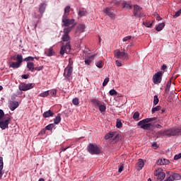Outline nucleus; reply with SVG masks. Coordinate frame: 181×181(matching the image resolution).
I'll return each mask as SVG.
<instances>
[{"label":"nucleus","instance_id":"nucleus-1","mask_svg":"<svg viewBox=\"0 0 181 181\" xmlns=\"http://www.w3.org/2000/svg\"><path fill=\"white\" fill-rule=\"evenodd\" d=\"M158 136L164 135L165 136H175L176 135H181L180 128H171L167 130H161L158 132Z\"/></svg>","mask_w":181,"mask_h":181},{"label":"nucleus","instance_id":"nucleus-2","mask_svg":"<svg viewBox=\"0 0 181 181\" xmlns=\"http://www.w3.org/2000/svg\"><path fill=\"white\" fill-rule=\"evenodd\" d=\"M156 118L155 117L144 119L141 121L139 122L137 125L138 127H141V129L151 130L153 128L154 126L153 124L149 122L156 121Z\"/></svg>","mask_w":181,"mask_h":181},{"label":"nucleus","instance_id":"nucleus-3","mask_svg":"<svg viewBox=\"0 0 181 181\" xmlns=\"http://www.w3.org/2000/svg\"><path fill=\"white\" fill-rule=\"evenodd\" d=\"M62 40L63 42H66V45L63 44L61 47L60 54H62V56H63L64 53H69L70 49H71V47H70V37L69 36V34H64Z\"/></svg>","mask_w":181,"mask_h":181},{"label":"nucleus","instance_id":"nucleus-4","mask_svg":"<svg viewBox=\"0 0 181 181\" xmlns=\"http://www.w3.org/2000/svg\"><path fill=\"white\" fill-rule=\"evenodd\" d=\"M115 57H117V59H121L122 60H128V59H129V54L125 52V49H123V52L116 49L115 51Z\"/></svg>","mask_w":181,"mask_h":181},{"label":"nucleus","instance_id":"nucleus-5","mask_svg":"<svg viewBox=\"0 0 181 181\" xmlns=\"http://www.w3.org/2000/svg\"><path fill=\"white\" fill-rule=\"evenodd\" d=\"M154 176H156L158 181H162L165 179V173L163 169L159 168L154 170Z\"/></svg>","mask_w":181,"mask_h":181},{"label":"nucleus","instance_id":"nucleus-6","mask_svg":"<svg viewBox=\"0 0 181 181\" xmlns=\"http://www.w3.org/2000/svg\"><path fill=\"white\" fill-rule=\"evenodd\" d=\"M111 138H113V141H119L121 140V135L115 132H110L105 136V139H110Z\"/></svg>","mask_w":181,"mask_h":181},{"label":"nucleus","instance_id":"nucleus-7","mask_svg":"<svg viewBox=\"0 0 181 181\" xmlns=\"http://www.w3.org/2000/svg\"><path fill=\"white\" fill-rule=\"evenodd\" d=\"M70 25H76L74 23V19H69L67 15H63L62 16V26H70Z\"/></svg>","mask_w":181,"mask_h":181},{"label":"nucleus","instance_id":"nucleus-8","mask_svg":"<svg viewBox=\"0 0 181 181\" xmlns=\"http://www.w3.org/2000/svg\"><path fill=\"white\" fill-rule=\"evenodd\" d=\"M88 151L92 155H98L100 153V148L98 145L89 144Z\"/></svg>","mask_w":181,"mask_h":181},{"label":"nucleus","instance_id":"nucleus-9","mask_svg":"<svg viewBox=\"0 0 181 181\" xmlns=\"http://www.w3.org/2000/svg\"><path fill=\"white\" fill-rule=\"evenodd\" d=\"M162 81V72H157L153 76V83L159 84Z\"/></svg>","mask_w":181,"mask_h":181},{"label":"nucleus","instance_id":"nucleus-10","mask_svg":"<svg viewBox=\"0 0 181 181\" xmlns=\"http://www.w3.org/2000/svg\"><path fill=\"white\" fill-rule=\"evenodd\" d=\"M111 9L112 8L106 7L105 8L103 9V12L112 19H115V13H114L113 11H111Z\"/></svg>","mask_w":181,"mask_h":181},{"label":"nucleus","instance_id":"nucleus-11","mask_svg":"<svg viewBox=\"0 0 181 181\" xmlns=\"http://www.w3.org/2000/svg\"><path fill=\"white\" fill-rule=\"evenodd\" d=\"M11 121V117H7L5 120H1L0 122V128L2 129H6L9 125V122Z\"/></svg>","mask_w":181,"mask_h":181},{"label":"nucleus","instance_id":"nucleus-12","mask_svg":"<svg viewBox=\"0 0 181 181\" xmlns=\"http://www.w3.org/2000/svg\"><path fill=\"white\" fill-rule=\"evenodd\" d=\"M19 107V102L10 100L8 103V107L11 111H15Z\"/></svg>","mask_w":181,"mask_h":181},{"label":"nucleus","instance_id":"nucleus-13","mask_svg":"<svg viewBox=\"0 0 181 181\" xmlns=\"http://www.w3.org/2000/svg\"><path fill=\"white\" fill-rule=\"evenodd\" d=\"M72 73H73V66L69 65L65 68L64 76H65V77H71Z\"/></svg>","mask_w":181,"mask_h":181},{"label":"nucleus","instance_id":"nucleus-14","mask_svg":"<svg viewBox=\"0 0 181 181\" xmlns=\"http://www.w3.org/2000/svg\"><path fill=\"white\" fill-rule=\"evenodd\" d=\"M134 16H137V17L141 16V11L142 8H141V6L136 4L134 6Z\"/></svg>","mask_w":181,"mask_h":181},{"label":"nucleus","instance_id":"nucleus-15","mask_svg":"<svg viewBox=\"0 0 181 181\" xmlns=\"http://www.w3.org/2000/svg\"><path fill=\"white\" fill-rule=\"evenodd\" d=\"M54 50H53V47H51L49 49H46L45 51V54L46 56H48V57H51V56H54Z\"/></svg>","mask_w":181,"mask_h":181},{"label":"nucleus","instance_id":"nucleus-16","mask_svg":"<svg viewBox=\"0 0 181 181\" xmlns=\"http://www.w3.org/2000/svg\"><path fill=\"white\" fill-rule=\"evenodd\" d=\"M132 39V36H131V35L124 37L122 39V42H123L122 45H123V46H125V45H128V43H131Z\"/></svg>","mask_w":181,"mask_h":181},{"label":"nucleus","instance_id":"nucleus-17","mask_svg":"<svg viewBox=\"0 0 181 181\" xmlns=\"http://www.w3.org/2000/svg\"><path fill=\"white\" fill-rule=\"evenodd\" d=\"M144 166H145V162H144V160L139 159L138 163H137V170H141L143 169Z\"/></svg>","mask_w":181,"mask_h":181},{"label":"nucleus","instance_id":"nucleus-18","mask_svg":"<svg viewBox=\"0 0 181 181\" xmlns=\"http://www.w3.org/2000/svg\"><path fill=\"white\" fill-rule=\"evenodd\" d=\"M157 165H169V160L166 158H160L157 161Z\"/></svg>","mask_w":181,"mask_h":181},{"label":"nucleus","instance_id":"nucleus-19","mask_svg":"<svg viewBox=\"0 0 181 181\" xmlns=\"http://www.w3.org/2000/svg\"><path fill=\"white\" fill-rule=\"evenodd\" d=\"M53 115H54V113H53L52 110H47L42 114V117L44 118H49L50 117H53Z\"/></svg>","mask_w":181,"mask_h":181},{"label":"nucleus","instance_id":"nucleus-20","mask_svg":"<svg viewBox=\"0 0 181 181\" xmlns=\"http://www.w3.org/2000/svg\"><path fill=\"white\" fill-rule=\"evenodd\" d=\"M74 26H76V24H74L72 26H67L66 28H65L64 29V34L65 35H69V33H70V32H71V29H73V28H74Z\"/></svg>","mask_w":181,"mask_h":181},{"label":"nucleus","instance_id":"nucleus-21","mask_svg":"<svg viewBox=\"0 0 181 181\" xmlns=\"http://www.w3.org/2000/svg\"><path fill=\"white\" fill-rule=\"evenodd\" d=\"M27 69H28L30 71H35V64H33V62H28Z\"/></svg>","mask_w":181,"mask_h":181},{"label":"nucleus","instance_id":"nucleus-22","mask_svg":"<svg viewBox=\"0 0 181 181\" xmlns=\"http://www.w3.org/2000/svg\"><path fill=\"white\" fill-rule=\"evenodd\" d=\"M46 10V4L45 3H42L40 5V7H39V12L40 13H45V11Z\"/></svg>","mask_w":181,"mask_h":181},{"label":"nucleus","instance_id":"nucleus-23","mask_svg":"<svg viewBox=\"0 0 181 181\" xmlns=\"http://www.w3.org/2000/svg\"><path fill=\"white\" fill-rule=\"evenodd\" d=\"M85 29H86V25L84 24H80L77 28L76 32H78L79 33H83Z\"/></svg>","mask_w":181,"mask_h":181},{"label":"nucleus","instance_id":"nucleus-24","mask_svg":"<svg viewBox=\"0 0 181 181\" xmlns=\"http://www.w3.org/2000/svg\"><path fill=\"white\" fill-rule=\"evenodd\" d=\"M9 67H11V69H19L21 64L19 62H11Z\"/></svg>","mask_w":181,"mask_h":181},{"label":"nucleus","instance_id":"nucleus-25","mask_svg":"<svg viewBox=\"0 0 181 181\" xmlns=\"http://www.w3.org/2000/svg\"><path fill=\"white\" fill-rule=\"evenodd\" d=\"M93 60H94V56L90 55L85 60V63L86 64H90Z\"/></svg>","mask_w":181,"mask_h":181},{"label":"nucleus","instance_id":"nucleus-26","mask_svg":"<svg viewBox=\"0 0 181 181\" xmlns=\"http://www.w3.org/2000/svg\"><path fill=\"white\" fill-rule=\"evenodd\" d=\"M2 169H4V158L0 156V177L2 175Z\"/></svg>","mask_w":181,"mask_h":181},{"label":"nucleus","instance_id":"nucleus-27","mask_svg":"<svg viewBox=\"0 0 181 181\" xmlns=\"http://www.w3.org/2000/svg\"><path fill=\"white\" fill-rule=\"evenodd\" d=\"M163 28H165V24L163 23H161L158 24V25L156 27V30H157V32H160V30H162Z\"/></svg>","mask_w":181,"mask_h":181},{"label":"nucleus","instance_id":"nucleus-28","mask_svg":"<svg viewBox=\"0 0 181 181\" xmlns=\"http://www.w3.org/2000/svg\"><path fill=\"white\" fill-rule=\"evenodd\" d=\"M16 61L18 64H22V62H23V57L21 54H18L16 57Z\"/></svg>","mask_w":181,"mask_h":181},{"label":"nucleus","instance_id":"nucleus-29","mask_svg":"<svg viewBox=\"0 0 181 181\" xmlns=\"http://www.w3.org/2000/svg\"><path fill=\"white\" fill-rule=\"evenodd\" d=\"M19 90H21V91H28V90L26 88V83L20 84Z\"/></svg>","mask_w":181,"mask_h":181},{"label":"nucleus","instance_id":"nucleus-30","mask_svg":"<svg viewBox=\"0 0 181 181\" xmlns=\"http://www.w3.org/2000/svg\"><path fill=\"white\" fill-rule=\"evenodd\" d=\"M133 119H134V121H139V119H141V118H139V112H134L133 115Z\"/></svg>","mask_w":181,"mask_h":181},{"label":"nucleus","instance_id":"nucleus-31","mask_svg":"<svg viewBox=\"0 0 181 181\" xmlns=\"http://www.w3.org/2000/svg\"><path fill=\"white\" fill-rule=\"evenodd\" d=\"M174 180H180L181 176L178 173H172Z\"/></svg>","mask_w":181,"mask_h":181},{"label":"nucleus","instance_id":"nucleus-32","mask_svg":"<svg viewBox=\"0 0 181 181\" xmlns=\"http://www.w3.org/2000/svg\"><path fill=\"white\" fill-rule=\"evenodd\" d=\"M95 66L98 67V69H103V66H104V62H103V61L100 60L98 61L95 63Z\"/></svg>","mask_w":181,"mask_h":181},{"label":"nucleus","instance_id":"nucleus-33","mask_svg":"<svg viewBox=\"0 0 181 181\" xmlns=\"http://www.w3.org/2000/svg\"><path fill=\"white\" fill-rule=\"evenodd\" d=\"M123 8H124L125 9H132V6H131V4H129V3L124 2L123 3Z\"/></svg>","mask_w":181,"mask_h":181},{"label":"nucleus","instance_id":"nucleus-34","mask_svg":"<svg viewBox=\"0 0 181 181\" xmlns=\"http://www.w3.org/2000/svg\"><path fill=\"white\" fill-rule=\"evenodd\" d=\"M49 90H46V91L41 93L39 95V97L45 98V97H47L49 95Z\"/></svg>","mask_w":181,"mask_h":181},{"label":"nucleus","instance_id":"nucleus-35","mask_svg":"<svg viewBox=\"0 0 181 181\" xmlns=\"http://www.w3.org/2000/svg\"><path fill=\"white\" fill-rule=\"evenodd\" d=\"M61 121L62 117H60V116H57L54 119V123L56 124V125H57V124H59Z\"/></svg>","mask_w":181,"mask_h":181},{"label":"nucleus","instance_id":"nucleus-36","mask_svg":"<svg viewBox=\"0 0 181 181\" xmlns=\"http://www.w3.org/2000/svg\"><path fill=\"white\" fill-rule=\"evenodd\" d=\"M35 59H37V57H28L23 59L24 62H33Z\"/></svg>","mask_w":181,"mask_h":181},{"label":"nucleus","instance_id":"nucleus-37","mask_svg":"<svg viewBox=\"0 0 181 181\" xmlns=\"http://www.w3.org/2000/svg\"><path fill=\"white\" fill-rule=\"evenodd\" d=\"M69 13H70V6H67L64 8V15H66V16H68Z\"/></svg>","mask_w":181,"mask_h":181},{"label":"nucleus","instance_id":"nucleus-38","mask_svg":"<svg viewBox=\"0 0 181 181\" xmlns=\"http://www.w3.org/2000/svg\"><path fill=\"white\" fill-rule=\"evenodd\" d=\"M170 86H172V81L170 79L166 85L165 91H168L170 88Z\"/></svg>","mask_w":181,"mask_h":181},{"label":"nucleus","instance_id":"nucleus-39","mask_svg":"<svg viewBox=\"0 0 181 181\" xmlns=\"http://www.w3.org/2000/svg\"><path fill=\"white\" fill-rule=\"evenodd\" d=\"M50 94H51L52 97H56V95L57 94V90L52 89L50 91Z\"/></svg>","mask_w":181,"mask_h":181},{"label":"nucleus","instance_id":"nucleus-40","mask_svg":"<svg viewBox=\"0 0 181 181\" xmlns=\"http://www.w3.org/2000/svg\"><path fill=\"white\" fill-rule=\"evenodd\" d=\"M72 103L74 104V105H78V104H80L79 101H78V98H75L72 100Z\"/></svg>","mask_w":181,"mask_h":181},{"label":"nucleus","instance_id":"nucleus-41","mask_svg":"<svg viewBox=\"0 0 181 181\" xmlns=\"http://www.w3.org/2000/svg\"><path fill=\"white\" fill-rule=\"evenodd\" d=\"M53 128H54V124H48L46 127V129H47V131H52V129H53Z\"/></svg>","mask_w":181,"mask_h":181},{"label":"nucleus","instance_id":"nucleus-42","mask_svg":"<svg viewBox=\"0 0 181 181\" xmlns=\"http://www.w3.org/2000/svg\"><path fill=\"white\" fill-rule=\"evenodd\" d=\"M105 110H106V107L104 105H100L99 106V110L100 111V112H105Z\"/></svg>","mask_w":181,"mask_h":181},{"label":"nucleus","instance_id":"nucleus-43","mask_svg":"<svg viewBox=\"0 0 181 181\" xmlns=\"http://www.w3.org/2000/svg\"><path fill=\"white\" fill-rule=\"evenodd\" d=\"M109 94L110 95H117V94L118 93H117V90H115V89H112L110 90Z\"/></svg>","mask_w":181,"mask_h":181},{"label":"nucleus","instance_id":"nucleus-44","mask_svg":"<svg viewBox=\"0 0 181 181\" xmlns=\"http://www.w3.org/2000/svg\"><path fill=\"white\" fill-rule=\"evenodd\" d=\"M93 104L96 106V107H100V105H101V102L97 100H93Z\"/></svg>","mask_w":181,"mask_h":181},{"label":"nucleus","instance_id":"nucleus-45","mask_svg":"<svg viewBox=\"0 0 181 181\" xmlns=\"http://www.w3.org/2000/svg\"><path fill=\"white\" fill-rule=\"evenodd\" d=\"M109 81H110V78H105L103 83V87H105V86H107V84H108Z\"/></svg>","mask_w":181,"mask_h":181},{"label":"nucleus","instance_id":"nucleus-46","mask_svg":"<svg viewBox=\"0 0 181 181\" xmlns=\"http://www.w3.org/2000/svg\"><path fill=\"white\" fill-rule=\"evenodd\" d=\"M25 88L28 90H30V88H33V83H27L25 84Z\"/></svg>","mask_w":181,"mask_h":181},{"label":"nucleus","instance_id":"nucleus-47","mask_svg":"<svg viewBox=\"0 0 181 181\" xmlns=\"http://www.w3.org/2000/svg\"><path fill=\"white\" fill-rule=\"evenodd\" d=\"M159 103V99L158 98V95L154 96V100H153V104L154 105H156Z\"/></svg>","mask_w":181,"mask_h":181},{"label":"nucleus","instance_id":"nucleus-48","mask_svg":"<svg viewBox=\"0 0 181 181\" xmlns=\"http://www.w3.org/2000/svg\"><path fill=\"white\" fill-rule=\"evenodd\" d=\"M115 64L117 67H121V66H122V62H121L119 60H116Z\"/></svg>","mask_w":181,"mask_h":181},{"label":"nucleus","instance_id":"nucleus-49","mask_svg":"<svg viewBox=\"0 0 181 181\" xmlns=\"http://www.w3.org/2000/svg\"><path fill=\"white\" fill-rule=\"evenodd\" d=\"M116 127L117 128H121V127H122V122H121L120 120H117L116 122Z\"/></svg>","mask_w":181,"mask_h":181},{"label":"nucleus","instance_id":"nucleus-50","mask_svg":"<svg viewBox=\"0 0 181 181\" xmlns=\"http://www.w3.org/2000/svg\"><path fill=\"white\" fill-rule=\"evenodd\" d=\"M86 13H87V11L84 10L78 12L79 16H85Z\"/></svg>","mask_w":181,"mask_h":181},{"label":"nucleus","instance_id":"nucleus-51","mask_svg":"<svg viewBox=\"0 0 181 181\" xmlns=\"http://www.w3.org/2000/svg\"><path fill=\"white\" fill-rule=\"evenodd\" d=\"M160 110V106H157L152 109V112H156V111H159Z\"/></svg>","mask_w":181,"mask_h":181},{"label":"nucleus","instance_id":"nucleus-52","mask_svg":"<svg viewBox=\"0 0 181 181\" xmlns=\"http://www.w3.org/2000/svg\"><path fill=\"white\" fill-rule=\"evenodd\" d=\"M154 16L156 18V21H162V18L160 17V16H159V14L158 13H154Z\"/></svg>","mask_w":181,"mask_h":181},{"label":"nucleus","instance_id":"nucleus-53","mask_svg":"<svg viewBox=\"0 0 181 181\" xmlns=\"http://www.w3.org/2000/svg\"><path fill=\"white\" fill-rule=\"evenodd\" d=\"M180 158H181V153H180L179 154H176L174 156V160H178V159H180Z\"/></svg>","mask_w":181,"mask_h":181},{"label":"nucleus","instance_id":"nucleus-54","mask_svg":"<svg viewBox=\"0 0 181 181\" xmlns=\"http://www.w3.org/2000/svg\"><path fill=\"white\" fill-rule=\"evenodd\" d=\"M173 180H174V178H173V175L171 174L170 175V177H168L165 180H164V181H173Z\"/></svg>","mask_w":181,"mask_h":181},{"label":"nucleus","instance_id":"nucleus-55","mask_svg":"<svg viewBox=\"0 0 181 181\" xmlns=\"http://www.w3.org/2000/svg\"><path fill=\"white\" fill-rule=\"evenodd\" d=\"M180 13H181V11L180 10H179L178 11H177L175 13V14L174 15V18H177L178 16H180Z\"/></svg>","mask_w":181,"mask_h":181},{"label":"nucleus","instance_id":"nucleus-56","mask_svg":"<svg viewBox=\"0 0 181 181\" xmlns=\"http://www.w3.org/2000/svg\"><path fill=\"white\" fill-rule=\"evenodd\" d=\"M4 110H0V119H2V118H4Z\"/></svg>","mask_w":181,"mask_h":181},{"label":"nucleus","instance_id":"nucleus-57","mask_svg":"<svg viewBox=\"0 0 181 181\" xmlns=\"http://www.w3.org/2000/svg\"><path fill=\"white\" fill-rule=\"evenodd\" d=\"M35 70H37V71H40V70H43V66H40L39 67H35Z\"/></svg>","mask_w":181,"mask_h":181},{"label":"nucleus","instance_id":"nucleus-58","mask_svg":"<svg viewBox=\"0 0 181 181\" xmlns=\"http://www.w3.org/2000/svg\"><path fill=\"white\" fill-rule=\"evenodd\" d=\"M124 170V165H122L119 168V170H118V172L119 173H121V172H122Z\"/></svg>","mask_w":181,"mask_h":181},{"label":"nucleus","instance_id":"nucleus-59","mask_svg":"<svg viewBox=\"0 0 181 181\" xmlns=\"http://www.w3.org/2000/svg\"><path fill=\"white\" fill-rule=\"evenodd\" d=\"M152 147L154 148V149H158V144L153 143Z\"/></svg>","mask_w":181,"mask_h":181},{"label":"nucleus","instance_id":"nucleus-60","mask_svg":"<svg viewBox=\"0 0 181 181\" xmlns=\"http://www.w3.org/2000/svg\"><path fill=\"white\" fill-rule=\"evenodd\" d=\"M144 25H145V26H146V28H151L152 27V23L149 24V23H146Z\"/></svg>","mask_w":181,"mask_h":181},{"label":"nucleus","instance_id":"nucleus-61","mask_svg":"<svg viewBox=\"0 0 181 181\" xmlns=\"http://www.w3.org/2000/svg\"><path fill=\"white\" fill-rule=\"evenodd\" d=\"M68 66H71H71H73V59H69Z\"/></svg>","mask_w":181,"mask_h":181},{"label":"nucleus","instance_id":"nucleus-62","mask_svg":"<svg viewBox=\"0 0 181 181\" xmlns=\"http://www.w3.org/2000/svg\"><path fill=\"white\" fill-rule=\"evenodd\" d=\"M22 78H24L25 80H26V78H29V75L28 74L23 75Z\"/></svg>","mask_w":181,"mask_h":181},{"label":"nucleus","instance_id":"nucleus-63","mask_svg":"<svg viewBox=\"0 0 181 181\" xmlns=\"http://www.w3.org/2000/svg\"><path fill=\"white\" fill-rule=\"evenodd\" d=\"M115 5H119V0H115L114 1Z\"/></svg>","mask_w":181,"mask_h":181},{"label":"nucleus","instance_id":"nucleus-64","mask_svg":"<svg viewBox=\"0 0 181 181\" xmlns=\"http://www.w3.org/2000/svg\"><path fill=\"white\" fill-rule=\"evenodd\" d=\"M166 68H167L166 65H163L162 66V69L163 70H166Z\"/></svg>","mask_w":181,"mask_h":181}]
</instances>
